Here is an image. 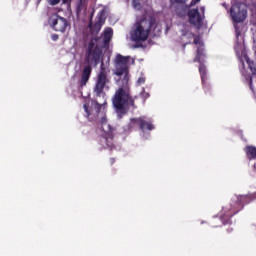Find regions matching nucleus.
Here are the masks:
<instances>
[{"label": "nucleus", "instance_id": "f257e3e1", "mask_svg": "<svg viewBox=\"0 0 256 256\" xmlns=\"http://www.w3.org/2000/svg\"><path fill=\"white\" fill-rule=\"evenodd\" d=\"M115 69V75L120 77V80L118 81V89L112 97V105L121 119L123 115L129 113V109H137L135 104L137 96L131 94V85L129 84V56L116 55Z\"/></svg>", "mask_w": 256, "mask_h": 256}, {"label": "nucleus", "instance_id": "f03ea898", "mask_svg": "<svg viewBox=\"0 0 256 256\" xmlns=\"http://www.w3.org/2000/svg\"><path fill=\"white\" fill-rule=\"evenodd\" d=\"M113 39V28H106L104 31V35L93 37L90 41H88L85 47V61L88 63L87 66L82 70L81 78L79 81V87H85L87 83H89V79H91V73L93 68L91 65L97 67L99 63H101V57H103V49H109V44Z\"/></svg>", "mask_w": 256, "mask_h": 256}, {"label": "nucleus", "instance_id": "7ed1b4c3", "mask_svg": "<svg viewBox=\"0 0 256 256\" xmlns=\"http://www.w3.org/2000/svg\"><path fill=\"white\" fill-rule=\"evenodd\" d=\"M151 33L153 37H158L161 34V27L155 19H142L134 24L131 37L135 43H143V41L149 39V34Z\"/></svg>", "mask_w": 256, "mask_h": 256}, {"label": "nucleus", "instance_id": "20e7f679", "mask_svg": "<svg viewBox=\"0 0 256 256\" xmlns=\"http://www.w3.org/2000/svg\"><path fill=\"white\" fill-rule=\"evenodd\" d=\"M111 83L109 79V71L105 68V64L102 62L100 71L95 78V86L93 88V92L96 97H101V95H105V88L107 85Z\"/></svg>", "mask_w": 256, "mask_h": 256}, {"label": "nucleus", "instance_id": "39448f33", "mask_svg": "<svg viewBox=\"0 0 256 256\" xmlns=\"http://www.w3.org/2000/svg\"><path fill=\"white\" fill-rule=\"evenodd\" d=\"M137 127L142 131V133H145L146 131H153L155 129L153 121L147 120L145 116L130 119L128 124L129 131H133V129H137Z\"/></svg>", "mask_w": 256, "mask_h": 256}, {"label": "nucleus", "instance_id": "423d86ee", "mask_svg": "<svg viewBox=\"0 0 256 256\" xmlns=\"http://www.w3.org/2000/svg\"><path fill=\"white\" fill-rule=\"evenodd\" d=\"M205 57H207V55L205 54L203 46L198 47L196 50V56L193 61L194 63H199V74L201 77L202 85L204 86L207 81V66L205 65Z\"/></svg>", "mask_w": 256, "mask_h": 256}, {"label": "nucleus", "instance_id": "0eeeda50", "mask_svg": "<svg viewBox=\"0 0 256 256\" xmlns=\"http://www.w3.org/2000/svg\"><path fill=\"white\" fill-rule=\"evenodd\" d=\"M49 25L54 31H57L58 33H65V31H67V27H69V21L59 16V14H52L49 18Z\"/></svg>", "mask_w": 256, "mask_h": 256}, {"label": "nucleus", "instance_id": "6e6552de", "mask_svg": "<svg viewBox=\"0 0 256 256\" xmlns=\"http://www.w3.org/2000/svg\"><path fill=\"white\" fill-rule=\"evenodd\" d=\"M101 104L97 101H93L91 106L89 103L84 104V110L88 121H97L99 119V113H101Z\"/></svg>", "mask_w": 256, "mask_h": 256}, {"label": "nucleus", "instance_id": "1a4fd4ad", "mask_svg": "<svg viewBox=\"0 0 256 256\" xmlns=\"http://www.w3.org/2000/svg\"><path fill=\"white\" fill-rule=\"evenodd\" d=\"M230 15L235 23H243L247 19V10L239 4L232 5Z\"/></svg>", "mask_w": 256, "mask_h": 256}, {"label": "nucleus", "instance_id": "9d476101", "mask_svg": "<svg viewBox=\"0 0 256 256\" xmlns=\"http://www.w3.org/2000/svg\"><path fill=\"white\" fill-rule=\"evenodd\" d=\"M189 23L194 25L195 27H201L203 25V18L201 17V13H199V9H191L188 11Z\"/></svg>", "mask_w": 256, "mask_h": 256}, {"label": "nucleus", "instance_id": "9b49d317", "mask_svg": "<svg viewBox=\"0 0 256 256\" xmlns=\"http://www.w3.org/2000/svg\"><path fill=\"white\" fill-rule=\"evenodd\" d=\"M104 23L105 20H103V18L101 17L98 18L95 24H93V22H90L88 27L90 29L91 35H99V31H101V28L103 27Z\"/></svg>", "mask_w": 256, "mask_h": 256}, {"label": "nucleus", "instance_id": "f8f14e48", "mask_svg": "<svg viewBox=\"0 0 256 256\" xmlns=\"http://www.w3.org/2000/svg\"><path fill=\"white\" fill-rule=\"evenodd\" d=\"M245 153H246V157H247V159H249V161H252V159H256V147L255 146H247L245 148Z\"/></svg>", "mask_w": 256, "mask_h": 256}, {"label": "nucleus", "instance_id": "ddd939ff", "mask_svg": "<svg viewBox=\"0 0 256 256\" xmlns=\"http://www.w3.org/2000/svg\"><path fill=\"white\" fill-rule=\"evenodd\" d=\"M246 63L253 75H256V68H255V62H253L251 59H249V56H245Z\"/></svg>", "mask_w": 256, "mask_h": 256}, {"label": "nucleus", "instance_id": "4468645a", "mask_svg": "<svg viewBox=\"0 0 256 256\" xmlns=\"http://www.w3.org/2000/svg\"><path fill=\"white\" fill-rule=\"evenodd\" d=\"M236 199H237L236 206L241 208L243 207V205H245V201H247V196L240 195V196H237Z\"/></svg>", "mask_w": 256, "mask_h": 256}, {"label": "nucleus", "instance_id": "2eb2a0df", "mask_svg": "<svg viewBox=\"0 0 256 256\" xmlns=\"http://www.w3.org/2000/svg\"><path fill=\"white\" fill-rule=\"evenodd\" d=\"M87 0H79L77 4V13H81L82 9H85V3Z\"/></svg>", "mask_w": 256, "mask_h": 256}, {"label": "nucleus", "instance_id": "dca6fc26", "mask_svg": "<svg viewBox=\"0 0 256 256\" xmlns=\"http://www.w3.org/2000/svg\"><path fill=\"white\" fill-rule=\"evenodd\" d=\"M213 223H219L218 225H214V227H222V225H225V220L223 218L216 217L214 218Z\"/></svg>", "mask_w": 256, "mask_h": 256}, {"label": "nucleus", "instance_id": "f3484780", "mask_svg": "<svg viewBox=\"0 0 256 256\" xmlns=\"http://www.w3.org/2000/svg\"><path fill=\"white\" fill-rule=\"evenodd\" d=\"M194 45H199L198 47H203L205 49V46L203 45V42H201V38L199 36L194 37Z\"/></svg>", "mask_w": 256, "mask_h": 256}, {"label": "nucleus", "instance_id": "a211bd4d", "mask_svg": "<svg viewBox=\"0 0 256 256\" xmlns=\"http://www.w3.org/2000/svg\"><path fill=\"white\" fill-rule=\"evenodd\" d=\"M144 83H145V77L142 76L138 78L137 85H144Z\"/></svg>", "mask_w": 256, "mask_h": 256}, {"label": "nucleus", "instance_id": "6ab92c4d", "mask_svg": "<svg viewBox=\"0 0 256 256\" xmlns=\"http://www.w3.org/2000/svg\"><path fill=\"white\" fill-rule=\"evenodd\" d=\"M100 123H101L102 127L105 126V125H107V117H106V116H103V117L101 118Z\"/></svg>", "mask_w": 256, "mask_h": 256}, {"label": "nucleus", "instance_id": "aec40b11", "mask_svg": "<svg viewBox=\"0 0 256 256\" xmlns=\"http://www.w3.org/2000/svg\"><path fill=\"white\" fill-rule=\"evenodd\" d=\"M61 3V0H50V5H59Z\"/></svg>", "mask_w": 256, "mask_h": 256}, {"label": "nucleus", "instance_id": "412c9836", "mask_svg": "<svg viewBox=\"0 0 256 256\" xmlns=\"http://www.w3.org/2000/svg\"><path fill=\"white\" fill-rule=\"evenodd\" d=\"M51 39H52V41H58L59 40V35L58 34H53L51 36Z\"/></svg>", "mask_w": 256, "mask_h": 256}, {"label": "nucleus", "instance_id": "4be33fe9", "mask_svg": "<svg viewBox=\"0 0 256 256\" xmlns=\"http://www.w3.org/2000/svg\"><path fill=\"white\" fill-rule=\"evenodd\" d=\"M199 1H201V0H191L190 7H195V4L199 3Z\"/></svg>", "mask_w": 256, "mask_h": 256}, {"label": "nucleus", "instance_id": "5701e85b", "mask_svg": "<svg viewBox=\"0 0 256 256\" xmlns=\"http://www.w3.org/2000/svg\"><path fill=\"white\" fill-rule=\"evenodd\" d=\"M73 0H62L63 5H71Z\"/></svg>", "mask_w": 256, "mask_h": 256}, {"label": "nucleus", "instance_id": "b1692460", "mask_svg": "<svg viewBox=\"0 0 256 256\" xmlns=\"http://www.w3.org/2000/svg\"><path fill=\"white\" fill-rule=\"evenodd\" d=\"M249 86H250V88L253 87V78H250Z\"/></svg>", "mask_w": 256, "mask_h": 256}, {"label": "nucleus", "instance_id": "393cba45", "mask_svg": "<svg viewBox=\"0 0 256 256\" xmlns=\"http://www.w3.org/2000/svg\"><path fill=\"white\" fill-rule=\"evenodd\" d=\"M110 163H111V165H113V163H115V158H111Z\"/></svg>", "mask_w": 256, "mask_h": 256}, {"label": "nucleus", "instance_id": "a878e982", "mask_svg": "<svg viewBox=\"0 0 256 256\" xmlns=\"http://www.w3.org/2000/svg\"><path fill=\"white\" fill-rule=\"evenodd\" d=\"M179 1H180V3H185L186 0H179Z\"/></svg>", "mask_w": 256, "mask_h": 256}, {"label": "nucleus", "instance_id": "bb28decb", "mask_svg": "<svg viewBox=\"0 0 256 256\" xmlns=\"http://www.w3.org/2000/svg\"><path fill=\"white\" fill-rule=\"evenodd\" d=\"M242 65H243V67H245V62L242 61Z\"/></svg>", "mask_w": 256, "mask_h": 256}, {"label": "nucleus", "instance_id": "cd10ccee", "mask_svg": "<svg viewBox=\"0 0 256 256\" xmlns=\"http://www.w3.org/2000/svg\"><path fill=\"white\" fill-rule=\"evenodd\" d=\"M145 96H146V97H149V93H146Z\"/></svg>", "mask_w": 256, "mask_h": 256}, {"label": "nucleus", "instance_id": "c85d7f7f", "mask_svg": "<svg viewBox=\"0 0 256 256\" xmlns=\"http://www.w3.org/2000/svg\"><path fill=\"white\" fill-rule=\"evenodd\" d=\"M191 36H192V37H195V34L191 33Z\"/></svg>", "mask_w": 256, "mask_h": 256}, {"label": "nucleus", "instance_id": "c756f323", "mask_svg": "<svg viewBox=\"0 0 256 256\" xmlns=\"http://www.w3.org/2000/svg\"><path fill=\"white\" fill-rule=\"evenodd\" d=\"M254 169L256 170V163L254 164Z\"/></svg>", "mask_w": 256, "mask_h": 256}, {"label": "nucleus", "instance_id": "7c9ffc66", "mask_svg": "<svg viewBox=\"0 0 256 256\" xmlns=\"http://www.w3.org/2000/svg\"><path fill=\"white\" fill-rule=\"evenodd\" d=\"M222 7H225V3L222 4Z\"/></svg>", "mask_w": 256, "mask_h": 256}, {"label": "nucleus", "instance_id": "2f4dec72", "mask_svg": "<svg viewBox=\"0 0 256 256\" xmlns=\"http://www.w3.org/2000/svg\"><path fill=\"white\" fill-rule=\"evenodd\" d=\"M235 213H237V211H236V212H234V215H235Z\"/></svg>", "mask_w": 256, "mask_h": 256}, {"label": "nucleus", "instance_id": "473e14b6", "mask_svg": "<svg viewBox=\"0 0 256 256\" xmlns=\"http://www.w3.org/2000/svg\"><path fill=\"white\" fill-rule=\"evenodd\" d=\"M235 213H237V211H236V212H234V215H235Z\"/></svg>", "mask_w": 256, "mask_h": 256}, {"label": "nucleus", "instance_id": "72a5a7b5", "mask_svg": "<svg viewBox=\"0 0 256 256\" xmlns=\"http://www.w3.org/2000/svg\"><path fill=\"white\" fill-rule=\"evenodd\" d=\"M235 213H237V211H236V212H234V215H235Z\"/></svg>", "mask_w": 256, "mask_h": 256}]
</instances>
